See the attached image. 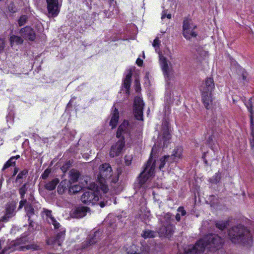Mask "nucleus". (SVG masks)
Instances as JSON below:
<instances>
[{
	"label": "nucleus",
	"instance_id": "obj_1",
	"mask_svg": "<svg viewBox=\"0 0 254 254\" xmlns=\"http://www.w3.org/2000/svg\"><path fill=\"white\" fill-rule=\"evenodd\" d=\"M170 138V134L169 130V123L165 121L162 124L161 132L158 134L157 141L155 143L154 146L152 148L151 156L147 161L143 171L140 174L138 178V184L135 187L136 189L141 187L143 188H150L153 187L146 183L154 174L155 163L153 160L152 155L153 152L157 150V146L159 147H164L167 145Z\"/></svg>",
	"mask_w": 254,
	"mask_h": 254
},
{
	"label": "nucleus",
	"instance_id": "obj_2",
	"mask_svg": "<svg viewBox=\"0 0 254 254\" xmlns=\"http://www.w3.org/2000/svg\"><path fill=\"white\" fill-rule=\"evenodd\" d=\"M223 243L222 239L215 234H208L198 241L194 246L190 245L185 249V254H195L203 252L205 249L209 251L219 249Z\"/></svg>",
	"mask_w": 254,
	"mask_h": 254
},
{
	"label": "nucleus",
	"instance_id": "obj_3",
	"mask_svg": "<svg viewBox=\"0 0 254 254\" xmlns=\"http://www.w3.org/2000/svg\"><path fill=\"white\" fill-rule=\"evenodd\" d=\"M230 240L234 243L250 244L252 241V236L250 231L242 225L232 227L228 232Z\"/></svg>",
	"mask_w": 254,
	"mask_h": 254
},
{
	"label": "nucleus",
	"instance_id": "obj_4",
	"mask_svg": "<svg viewBox=\"0 0 254 254\" xmlns=\"http://www.w3.org/2000/svg\"><path fill=\"white\" fill-rule=\"evenodd\" d=\"M95 187L96 188V190L92 189H90L82 195L81 197V201L87 205L94 204L99 200L100 195L101 198L103 199V201L100 202L101 207L111 204V200L109 199L105 200L104 198V197L107 196L106 193L104 194L103 192V195H101L100 191H102V190L100 186L94 184L93 188H95Z\"/></svg>",
	"mask_w": 254,
	"mask_h": 254
},
{
	"label": "nucleus",
	"instance_id": "obj_5",
	"mask_svg": "<svg viewBox=\"0 0 254 254\" xmlns=\"http://www.w3.org/2000/svg\"><path fill=\"white\" fill-rule=\"evenodd\" d=\"M108 180L116 183L118 181V176L113 177L111 167L109 164L105 163L100 166L99 174L98 175V186L104 194L107 193L108 190V187L105 184L106 181Z\"/></svg>",
	"mask_w": 254,
	"mask_h": 254
},
{
	"label": "nucleus",
	"instance_id": "obj_6",
	"mask_svg": "<svg viewBox=\"0 0 254 254\" xmlns=\"http://www.w3.org/2000/svg\"><path fill=\"white\" fill-rule=\"evenodd\" d=\"M43 212L47 216V220L49 223L52 224L55 229H59V232L57 233L56 238L48 239L47 241V244L61 246L64 240L65 228L62 227L60 224L52 216L51 211L44 209Z\"/></svg>",
	"mask_w": 254,
	"mask_h": 254
},
{
	"label": "nucleus",
	"instance_id": "obj_7",
	"mask_svg": "<svg viewBox=\"0 0 254 254\" xmlns=\"http://www.w3.org/2000/svg\"><path fill=\"white\" fill-rule=\"evenodd\" d=\"M214 88V83L212 78H207L203 86L202 87L201 95L203 105L207 109L211 108L213 100L211 92Z\"/></svg>",
	"mask_w": 254,
	"mask_h": 254
},
{
	"label": "nucleus",
	"instance_id": "obj_8",
	"mask_svg": "<svg viewBox=\"0 0 254 254\" xmlns=\"http://www.w3.org/2000/svg\"><path fill=\"white\" fill-rule=\"evenodd\" d=\"M161 226L158 230L161 236L169 238L174 231V226L171 224V215L170 213H165L159 218Z\"/></svg>",
	"mask_w": 254,
	"mask_h": 254
},
{
	"label": "nucleus",
	"instance_id": "obj_9",
	"mask_svg": "<svg viewBox=\"0 0 254 254\" xmlns=\"http://www.w3.org/2000/svg\"><path fill=\"white\" fill-rule=\"evenodd\" d=\"M183 35L186 39H190L197 35V26L191 19L184 20L183 26Z\"/></svg>",
	"mask_w": 254,
	"mask_h": 254
},
{
	"label": "nucleus",
	"instance_id": "obj_10",
	"mask_svg": "<svg viewBox=\"0 0 254 254\" xmlns=\"http://www.w3.org/2000/svg\"><path fill=\"white\" fill-rule=\"evenodd\" d=\"M26 241L27 238L26 237H22L16 241H12L10 244L12 247L9 248L10 252L15 250L25 251L28 250H37L38 249V247L35 244L25 245Z\"/></svg>",
	"mask_w": 254,
	"mask_h": 254
},
{
	"label": "nucleus",
	"instance_id": "obj_11",
	"mask_svg": "<svg viewBox=\"0 0 254 254\" xmlns=\"http://www.w3.org/2000/svg\"><path fill=\"white\" fill-rule=\"evenodd\" d=\"M160 64L163 71L166 80L168 82L171 79L173 72L172 64L163 56L159 55Z\"/></svg>",
	"mask_w": 254,
	"mask_h": 254
},
{
	"label": "nucleus",
	"instance_id": "obj_12",
	"mask_svg": "<svg viewBox=\"0 0 254 254\" xmlns=\"http://www.w3.org/2000/svg\"><path fill=\"white\" fill-rule=\"evenodd\" d=\"M49 17H56L60 12L61 5L59 0H46Z\"/></svg>",
	"mask_w": 254,
	"mask_h": 254
},
{
	"label": "nucleus",
	"instance_id": "obj_13",
	"mask_svg": "<svg viewBox=\"0 0 254 254\" xmlns=\"http://www.w3.org/2000/svg\"><path fill=\"white\" fill-rule=\"evenodd\" d=\"M144 104L142 99L136 97L134 100V115L137 120L143 121V107Z\"/></svg>",
	"mask_w": 254,
	"mask_h": 254
},
{
	"label": "nucleus",
	"instance_id": "obj_14",
	"mask_svg": "<svg viewBox=\"0 0 254 254\" xmlns=\"http://www.w3.org/2000/svg\"><path fill=\"white\" fill-rule=\"evenodd\" d=\"M19 34L25 40L34 41L36 37L33 29L30 26H25L19 31Z\"/></svg>",
	"mask_w": 254,
	"mask_h": 254
},
{
	"label": "nucleus",
	"instance_id": "obj_15",
	"mask_svg": "<svg viewBox=\"0 0 254 254\" xmlns=\"http://www.w3.org/2000/svg\"><path fill=\"white\" fill-rule=\"evenodd\" d=\"M125 147L124 139H120L113 145L111 148L110 156L111 157L119 156L122 152Z\"/></svg>",
	"mask_w": 254,
	"mask_h": 254
},
{
	"label": "nucleus",
	"instance_id": "obj_16",
	"mask_svg": "<svg viewBox=\"0 0 254 254\" xmlns=\"http://www.w3.org/2000/svg\"><path fill=\"white\" fill-rule=\"evenodd\" d=\"M131 129V127L128 122L124 121L123 123L119 126L117 132V137L118 138L122 137L121 139L124 140V135L128 133Z\"/></svg>",
	"mask_w": 254,
	"mask_h": 254
},
{
	"label": "nucleus",
	"instance_id": "obj_17",
	"mask_svg": "<svg viewBox=\"0 0 254 254\" xmlns=\"http://www.w3.org/2000/svg\"><path fill=\"white\" fill-rule=\"evenodd\" d=\"M182 147H176L173 150L172 155L168 156L167 158L170 160V163L176 162L182 158Z\"/></svg>",
	"mask_w": 254,
	"mask_h": 254
},
{
	"label": "nucleus",
	"instance_id": "obj_18",
	"mask_svg": "<svg viewBox=\"0 0 254 254\" xmlns=\"http://www.w3.org/2000/svg\"><path fill=\"white\" fill-rule=\"evenodd\" d=\"M14 215V207L12 204L8 205L5 209L4 215L0 219V221L6 222Z\"/></svg>",
	"mask_w": 254,
	"mask_h": 254
},
{
	"label": "nucleus",
	"instance_id": "obj_19",
	"mask_svg": "<svg viewBox=\"0 0 254 254\" xmlns=\"http://www.w3.org/2000/svg\"><path fill=\"white\" fill-rule=\"evenodd\" d=\"M102 233L100 231H96L94 232L92 238H90L87 242L83 244V248H86L97 243L100 239Z\"/></svg>",
	"mask_w": 254,
	"mask_h": 254
},
{
	"label": "nucleus",
	"instance_id": "obj_20",
	"mask_svg": "<svg viewBox=\"0 0 254 254\" xmlns=\"http://www.w3.org/2000/svg\"><path fill=\"white\" fill-rule=\"evenodd\" d=\"M88 208L87 207H79L76 208L72 212V216L73 217L76 218H80L86 215Z\"/></svg>",
	"mask_w": 254,
	"mask_h": 254
},
{
	"label": "nucleus",
	"instance_id": "obj_21",
	"mask_svg": "<svg viewBox=\"0 0 254 254\" xmlns=\"http://www.w3.org/2000/svg\"><path fill=\"white\" fill-rule=\"evenodd\" d=\"M111 118L110 125L113 128L117 126L119 119V113L116 107L111 114Z\"/></svg>",
	"mask_w": 254,
	"mask_h": 254
},
{
	"label": "nucleus",
	"instance_id": "obj_22",
	"mask_svg": "<svg viewBox=\"0 0 254 254\" xmlns=\"http://www.w3.org/2000/svg\"><path fill=\"white\" fill-rule=\"evenodd\" d=\"M132 76L131 71L129 70L126 75V77L123 81V87L125 88L127 94H129V90L131 83V77Z\"/></svg>",
	"mask_w": 254,
	"mask_h": 254
},
{
	"label": "nucleus",
	"instance_id": "obj_23",
	"mask_svg": "<svg viewBox=\"0 0 254 254\" xmlns=\"http://www.w3.org/2000/svg\"><path fill=\"white\" fill-rule=\"evenodd\" d=\"M70 181L64 180L62 181L58 187V192L59 194H63L64 191L68 189Z\"/></svg>",
	"mask_w": 254,
	"mask_h": 254
},
{
	"label": "nucleus",
	"instance_id": "obj_24",
	"mask_svg": "<svg viewBox=\"0 0 254 254\" xmlns=\"http://www.w3.org/2000/svg\"><path fill=\"white\" fill-rule=\"evenodd\" d=\"M23 40L19 36L12 35L10 37V42L11 46L14 45L21 44Z\"/></svg>",
	"mask_w": 254,
	"mask_h": 254
},
{
	"label": "nucleus",
	"instance_id": "obj_25",
	"mask_svg": "<svg viewBox=\"0 0 254 254\" xmlns=\"http://www.w3.org/2000/svg\"><path fill=\"white\" fill-rule=\"evenodd\" d=\"M59 181L57 179H54L51 182L47 183L45 185V188L48 190H52L56 188V187L59 183Z\"/></svg>",
	"mask_w": 254,
	"mask_h": 254
},
{
	"label": "nucleus",
	"instance_id": "obj_26",
	"mask_svg": "<svg viewBox=\"0 0 254 254\" xmlns=\"http://www.w3.org/2000/svg\"><path fill=\"white\" fill-rule=\"evenodd\" d=\"M156 235V232L148 229L143 231L142 234V236L145 239L154 238Z\"/></svg>",
	"mask_w": 254,
	"mask_h": 254
},
{
	"label": "nucleus",
	"instance_id": "obj_27",
	"mask_svg": "<svg viewBox=\"0 0 254 254\" xmlns=\"http://www.w3.org/2000/svg\"><path fill=\"white\" fill-rule=\"evenodd\" d=\"M79 177V173L78 172L75 170H72L70 173V184H71V182L74 183L77 181L78 178Z\"/></svg>",
	"mask_w": 254,
	"mask_h": 254
},
{
	"label": "nucleus",
	"instance_id": "obj_28",
	"mask_svg": "<svg viewBox=\"0 0 254 254\" xmlns=\"http://www.w3.org/2000/svg\"><path fill=\"white\" fill-rule=\"evenodd\" d=\"M82 189V187L79 185H73L71 186V184L69 185L68 187V191L70 194L75 193L80 191Z\"/></svg>",
	"mask_w": 254,
	"mask_h": 254
},
{
	"label": "nucleus",
	"instance_id": "obj_29",
	"mask_svg": "<svg viewBox=\"0 0 254 254\" xmlns=\"http://www.w3.org/2000/svg\"><path fill=\"white\" fill-rule=\"evenodd\" d=\"M25 210L26 211L27 215L28 216L29 219L33 215H34L37 212L34 209L32 206L30 205H26L25 206Z\"/></svg>",
	"mask_w": 254,
	"mask_h": 254
},
{
	"label": "nucleus",
	"instance_id": "obj_30",
	"mask_svg": "<svg viewBox=\"0 0 254 254\" xmlns=\"http://www.w3.org/2000/svg\"><path fill=\"white\" fill-rule=\"evenodd\" d=\"M229 224L228 221H218L216 224V227L220 230H223Z\"/></svg>",
	"mask_w": 254,
	"mask_h": 254
},
{
	"label": "nucleus",
	"instance_id": "obj_31",
	"mask_svg": "<svg viewBox=\"0 0 254 254\" xmlns=\"http://www.w3.org/2000/svg\"><path fill=\"white\" fill-rule=\"evenodd\" d=\"M178 213L176 215V219L177 221L181 220V216H184L186 214V211L184 209L183 207H179L177 209Z\"/></svg>",
	"mask_w": 254,
	"mask_h": 254
},
{
	"label": "nucleus",
	"instance_id": "obj_32",
	"mask_svg": "<svg viewBox=\"0 0 254 254\" xmlns=\"http://www.w3.org/2000/svg\"><path fill=\"white\" fill-rule=\"evenodd\" d=\"M167 157H168V156H165L163 158L160 159V160L159 162V168L160 170H161L164 168L167 161L170 162V160L169 159L167 158Z\"/></svg>",
	"mask_w": 254,
	"mask_h": 254
},
{
	"label": "nucleus",
	"instance_id": "obj_33",
	"mask_svg": "<svg viewBox=\"0 0 254 254\" xmlns=\"http://www.w3.org/2000/svg\"><path fill=\"white\" fill-rule=\"evenodd\" d=\"M15 160L14 158L13 157H11L4 165L2 169V171H4L5 169L12 166L13 164H14Z\"/></svg>",
	"mask_w": 254,
	"mask_h": 254
},
{
	"label": "nucleus",
	"instance_id": "obj_34",
	"mask_svg": "<svg viewBox=\"0 0 254 254\" xmlns=\"http://www.w3.org/2000/svg\"><path fill=\"white\" fill-rule=\"evenodd\" d=\"M252 98H251L247 103H245V105L248 108L249 111L250 112L251 115V123H253V119H252V115L253 114V110H252Z\"/></svg>",
	"mask_w": 254,
	"mask_h": 254
},
{
	"label": "nucleus",
	"instance_id": "obj_35",
	"mask_svg": "<svg viewBox=\"0 0 254 254\" xmlns=\"http://www.w3.org/2000/svg\"><path fill=\"white\" fill-rule=\"evenodd\" d=\"M127 254H141L140 252H138V250L135 245L131 246L129 250L127 251Z\"/></svg>",
	"mask_w": 254,
	"mask_h": 254
},
{
	"label": "nucleus",
	"instance_id": "obj_36",
	"mask_svg": "<svg viewBox=\"0 0 254 254\" xmlns=\"http://www.w3.org/2000/svg\"><path fill=\"white\" fill-rule=\"evenodd\" d=\"M27 20V16L23 15L20 17L18 20V24L19 26L24 25Z\"/></svg>",
	"mask_w": 254,
	"mask_h": 254
},
{
	"label": "nucleus",
	"instance_id": "obj_37",
	"mask_svg": "<svg viewBox=\"0 0 254 254\" xmlns=\"http://www.w3.org/2000/svg\"><path fill=\"white\" fill-rule=\"evenodd\" d=\"M221 177L219 173H216L211 179L210 182L212 183L217 184L220 180Z\"/></svg>",
	"mask_w": 254,
	"mask_h": 254
},
{
	"label": "nucleus",
	"instance_id": "obj_38",
	"mask_svg": "<svg viewBox=\"0 0 254 254\" xmlns=\"http://www.w3.org/2000/svg\"><path fill=\"white\" fill-rule=\"evenodd\" d=\"M150 248L147 245H142L141 248V254H149Z\"/></svg>",
	"mask_w": 254,
	"mask_h": 254
},
{
	"label": "nucleus",
	"instance_id": "obj_39",
	"mask_svg": "<svg viewBox=\"0 0 254 254\" xmlns=\"http://www.w3.org/2000/svg\"><path fill=\"white\" fill-rule=\"evenodd\" d=\"M160 43V41L159 40L158 37H156L152 43V46L154 48H155V50L156 51L157 49L159 48Z\"/></svg>",
	"mask_w": 254,
	"mask_h": 254
},
{
	"label": "nucleus",
	"instance_id": "obj_40",
	"mask_svg": "<svg viewBox=\"0 0 254 254\" xmlns=\"http://www.w3.org/2000/svg\"><path fill=\"white\" fill-rule=\"evenodd\" d=\"M26 185L24 184L20 189H19V193L21 195L22 198L24 197V194L26 192Z\"/></svg>",
	"mask_w": 254,
	"mask_h": 254
},
{
	"label": "nucleus",
	"instance_id": "obj_41",
	"mask_svg": "<svg viewBox=\"0 0 254 254\" xmlns=\"http://www.w3.org/2000/svg\"><path fill=\"white\" fill-rule=\"evenodd\" d=\"M27 173V171L23 170L20 172L16 177V180L18 181L19 179H22L24 176H25Z\"/></svg>",
	"mask_w": 254,
	"mask_h": 254
},
{
	"label": "nucleus",
	"instance_id": "obj_42",
	"mask_svg": "<svg viewBox=\"0 0 254 254\" xmlns=\"http://www.w3.org/2000/svg\"><path fill=\"white\" fill-rule=\"evenodd\" d=\"M8 10L11 12H15L16 11V8L13 3H10L8 7Z\"/></svg>",
	"mask_w": 254,
	"mask_h": 254
},
{
	"label": "nucleus",
	"instance_id": "obj_43",
	"mask_svg": "<svg viewBox=\"0 0 254 254\" xmlns=\"http://www.w3.org/2000/svg\"><path fill=\"white\" fill-rule=\"evenodd\" d=\"M134 84L135 86V90L137 92L139 91L140 89L139 81L137 79L135 80Z\"/></svg>",
	"mask_w": 254,
	"mask_h": 254
},
{
	"label": "nucleus",
	"instance_id": "obj_44",
	"mask_svg": "<svg viewBox=\"0 0 254 254\" xmlns=\"http://www.w3.org/2000/svg\"><path fill=\"white\" fill-rule=\"evenodd\" d=\"M208 143H209V145H210V146L211 147V148H212V150H214V147L212 146V144L214 145V143L213 142V137L212 136H210L208 139Z\"/></svg>",
	"mask_w": 254,
	"mask_h": 254
},
{
	"label": "nucleus",
	"instance_id": "obj_45",
	"mask_svg": "<svg viewBox=\"0 0 254 254\" xmlns=\"http://www.w3.org/2000/svg\"><path fill=\"white\" fill-rule=\"evenodd\" d=\"M125 163L127 165H129L131 163V158L130 156H125Z\"/></svg>",
	"mask_w": 254,
	"mask_h": 254
},
{
	"label": "nucleus",
	"instance_id": "obj_46",
	"mask_svg": "<svg viewBox=\"0 0 254 254\" xmlns=\"http://www.w3.org/2000/svg\"><path fill=\"white\" fill-rule=\"evenodd\" d=\"M4 41L3 39H0V51L4 48Z\"/></svg>",
	"mask_w": 254,
	"mask_h": 254
},
{
	"label": "nucleus",
	"instance_id": "obj_47",
	"mask_svg": "<svg viewBox=\"0 0 254 254\" xmlns=\"http://www.w3.org/2000/svg\"><path fill=\"white\" fill-rule=\"evenodd\" d=\"M49 171H48L47 170H45L43 174L42 175L43 178L46 179L49 175Z\"/></svg>",
	"mask_w": 254,
	"mask_h": 254
},
{
	"label": "nucleus",
	"instance_id": "obj_48",
	"mask_svg": "<svg viewBox=\"0 0 254 254\" xmlns=\"http://www.w3.org/2000/svg\"><path fill=\"white\" fill-rule=\"evenodd\" d=\"M137 64L139 66H141L143 64V61L139 58H138L136 61Z\"/></svg>",
	"mask_w": 254,
	"mask_h": 254
},
{
	"label": "nucleus",
	"instance_id": "obj_49",
	"mask_svg": "<svg viewBox=\"0 0 254 254\" xmlns=\"http://www.w3.org/2000/svg\"><path fill=\"white\" fill-rule=\"evenodd\" d=\"M26 202V200H21L19 203V209L22 208L23 207V206L25 204Z\"/></svg>",
	"mask_w": 254,
	"mask_h": 254
},
{
	"label": "nucleus",
	"instance_id": "obj_50",
	"mask_svg": "<svg viewBox=\"0 0 254 254\" xmlns=\"http://www.w3.org/2000/svg\"><path fill=\"white\" fill-rule=\"evenodd\" d=\"M99 163V160L98 159H95V161L93 162V169L95 168V167H96Z\"/></svg>",
	"mask_w": 254,
	"mask_h": 254
},
{
	"label": "nucleus",
	"instance_id": "obj_51",
	"mask_svg": "<svg viewBox=\"0 0 254 254\" xmlns=\"http://www.w3.org/2000/svg\"><path fill=\"white\" fill-rule=\"evenodd\" d=\"M167 14L168 13H167V12L166 11H163V13H162V16H161V19L162 20H163L166 17H167Z\"/></svg>",
	"mask_w": 254,
	"mask_h": 254
},
{
	"label": "nucleus",
	"instance_id": "obj_52",
	"mask_svg": "<svg viewBox=\"0 0 254 254\" xmlns=\"http://www.w3.org/2000/svg\"><path fill=\"white\" fill-rule=\"evenodd\" d=\"M250 144L252 149L254 150V138L251 141Z\"/></svg>",
	"mask_w": 254,
	"mask_h": 254
},
{
	"label": "nucleus",
	"instance_id": "obj_53",
	"mask_svg": "<svg viewBox=\"0 0 254 254\" xmlns=\"http://www.w3.org/2000/svg\"><path fill=\"white\" fill-rule=\"evenodd\" d=\"M167 18L168 19H170L171 18V14L170 13H168L167 14Z\"/></svg>",
	"mask_w": 254,
	"mask_h": 254
},
{
	"label": "nucleus",
	"instance_id": "obj_54",
	"mask_svg": "<svg viewBox=\"0 0 254 254\" xmlns=\"http://www.w3.org/2000/svg\"><path fill=\"white\" fill-rule=\"evenodd\" d=\"M13 157L14 158L15 160H16V159H18L20 157V156L19 155H16L15 156H13Z\"/></svg>",
	"mask_w": 254,
	"mask_h": 254
},
{
	"label": "nucleus",
	"instance_id": "obj_55",
	"mask_svg": "<svg viewBox=\"0 0 254 254\" xmlns=\"http://www.w3.org/2000/svg\"><path fill=\"white\" fill-rule=\"evenodd\" d=\"M118 13V9H115V12H113V14H117Z\"/></svg>",
	"mask_w": 254,
	"mask_h": 254
},
{
	"label": "nucleus",
	"instance_id": "obj_56",
	"mask_svg": "<svg viewBox=\"0 0 254 254\" xmlns=\"http://www.w3.org/2000/svg\"><path fill=\"white\" fill-rule=\"evenodd\" d=\"M243 79H244V80L246 79V77L245 76V75H244V74H243Z\"/></svg>",
	"mask_w": 254,
	"mask_h": 254
},
{
	"label": "nucleus",
	"instance_id": "obj_57",
	"mask_svg": "<svg viewBox=\"0 0 254 254\" xmlns=\"http://www.w3.org/2000/svg\"><path fill=\"white\" fill-rule=\"evenodd\" d=\"M110 4L114 1V0H110Z\"/></svg>",
	"mask_w": 254,
	"mask_h": 254
},
{
	"label": "nucleus",
	"instance_id": "obj_58",
	"mask_svg": "<svg viewBox=\"0 0 254 254\" xmlns=\"http://www.w3.org/2000/svg\"><path fill=\"white\" fill-rule=\"evenodd\" d=\"M70 102L71 101H70L69 102H68V105L70 103Z\"/></svg>",
	"mask_w": 254,
	"mask_h": 254
}]
</instances>
